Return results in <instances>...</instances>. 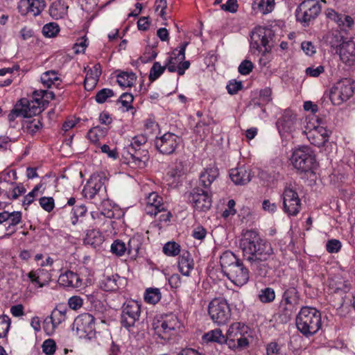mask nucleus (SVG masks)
<instances>
[{
	"instance_id": "cd10ccee",
	"label": "nucleus",
	"mask_w": 355,
	"mask_h": 355,
	"mask_svg": "<svg viewBox=\"0 0 355 355\" xmlns=\"http://www.w3.org/2000/svg\"><path fill=\"white\" fill-rule=\"evenodd\" d=\"M103 241L104 237L102 233L98 230L92 229L87 230L84 239V243L96 248L100 246Z\"/></svg>"
},
{
	"instance_id": "338daca9",
	"label": "nucleus",
	"mask_w": 355,
	"mask_h": 355,
	"mask_svg": "<svg viewBox=\"0 0 355 355\" xmlns=\"http://www.w3.org/2000/svg\"><path fill=\"white\" fill-rule=\"evenodd\" d=\"M183 168L184 167L182 163H179L174 167L170 168L167 173V175L173 178L180 177L183 174Z\"/></svg>"
},
{
	"instance_id": "aec40b11",
	"label": "nucleus",
	"mask_w": 355,
	"mask_h": 355,
	"mask_svg": "<svg viewBox=\"0 0 355 355\" xmlns=\"http://www.w3.org/2000/svg\"><path fill=\"white\" fill-rule=\"evenodd\" d=\"M298 307L280 300L275 315L281 323L286 324L291 320Z\"/></svg>"
},
{
	"instance_id": "c9c22d12",
	"label": "nucleus",
	"mask_w": 355,
	"mask_h": 355,
	"mask_svg": "<svg viewBox=\"0 0 355 355\" xmlns=\"http://www.w3.org/2000/svg\"><path fill=\"white\" fill-rule=\"evenodd\" d=\"M136 79L137 76L133 72L123 71L117 76V83L122 87H131Z\"/></svg>"
},
{
	"instance_id": "5701e85b",
	"label": "nucleus",
	"mask_w": 355,
	"mask_h": 355,
	"mask_svg": "<svg viewBox=\"0 0 355 355\" xmlns=\"http://www.w3.org/2000/svg\"><path fill=\"white\" fill-rule=\"evenodd\" d=\"M127 152L130 156L129 159L130 163L140 168L146 167L149 159V153L146 149L133 150L132 148H127Z\"/></svg>"
},
{
	"instance_id": "5fc2aeb1",
	"label": "nucleus",
	"mask_w": 355,
	"mask_h": 355,
	"mask_svg": "<svg viewBox=\"0 0 355 355\" xmlns=\"http://www.w3.org/2000/svg\"><path fill=\"white\" fill-rule=\"evenodd\" d=\"M10 327V318L3 315L0 316V338L6 336Z\"/></svg>"
},
{
	"instance_id": "3c124183",
	"label": "nucleus",
	"mask_w": 355,
	"mask_h": 355,
	"mask_svg": "<svg viewBox=\"0 0 355 355\" xmlns=\"http://www.w3.org/2000/svg\"><path fill=\"white\" fill-rule=\"evenodd\" d=\"M19 100L15 105L13 109L10 111L8 115V119L10 122L14 121L17 118L22 116L24 117V113L23 110V105Z\"/></svg>"
},
{
	"instance_id": "7c9ffc66",
	"label": "nucleus",
	"mask_w": 355,
	"mask_h": 355,
	"mask_svg": "<svg viewBox=\"0 0 355 355\" xmlns=\"http://www.w3.org/2000/svg\"><path fill=\"white\" fill-rule=\"evenodd\" d=\"M68 10V6L65 4L63 1L58 0L51 3L49 7L50 15L55 19H62L67 14Z\"/></svg>"
},
{
	"instance_id": "20e7f679",
	"label": "nucleus",
	"mask_w": 355,
	"mask_h": 355,
	"mask_svg": "<svg viewBox=\"0 0 355 355\" xmlns=\"http://www.w3.org/2000/svg\"><path fill=\"white\" fill-rule=\"evenodd\" d=\"M277 43L275 31L270 27L257 26L251 31L250 44L254 52L269 53Z\"/></svg>"
},
{
	"instance_id": "f704fd0d",
	"label": "nucleus",
	"mask_w": 355,
	"mask_h": 355,
	"mask_svg": "<svg viewBox=\"0 0 355 355\" xmlns=\"http://www.w3.org/2000/svg\"><path fill=\"white\" fill-rule=\"evenodd\" d=\"M41 82L43 85L47 88L50 87L52 85H58L60 78L58 76V72L55 70H50L43 73L41 76Z\"/></svg>"
},
{
	"instance_id": "4468645a",
	"label": "nucleus",
	"mask_w": 355,
	"mask_h": 355,
	"mask_svg": "<svg viewBox=\"0 0 355 355\" xmlns=\"http://www.w3.org/2000/svg\"><path fill=\"white\" fill-rule=\"evenodd\" d=\"M342 62L349 67H355V40H343L337 51Z\"/></svg>"
},
{
	"instance_id": "6e6552de",
	"label": "nucleus",
	"mask_w": 355,
	"mask_h": 355,
	"mask_svg": "<svg viewBox=\"0 0 355 355\" xmlns=\"http://www.w3.org/2000/svg\"><path fill=\"white\" fill-rule=\"evenodd\" d=\"M208 313L211 320L219 325L226 324L230 318L231 311L227 301L223 298H214L208 306Z\"/></svg>"
},
{
	"instance_id": "13d9d810",
	"label": "nucleus",
	"mask_w": 355,
	"mask_h": 355,
	"mask_svg": "<svg viewBox=\"0 0 355 355\" xmlns=\"http://www.w3.org/2000/svg\"><path fill=\"white\" fill-rule=\"evenodd\" d=\"M341 242L335 239L328 240L326 243V250L329 253H337L341 248Z\"/></svg>"
},
{
	"instance_id": "a878e982",
	"label": "nucleus",
	"mask_w": 355,
	"mask_h": 355,
	"mask_svg": "<svg viewBox=\"0 0 355 355\" xmlns=\"http://www.w3.org/2000/svg\"><path fill=\"white\" fill-rule=\"evenodd\" d=\"M124 279L118 275L105 277L100 283L101 288L105 291H116L119 289Z\"/></svg>"
},
{
	"instance_id": "680f3d73",
	"label": "nucleus",
	"mask_w": 355,
	"mask_h": 355,
	"mask_svg": "<svg viewBox=\"0 0 355 355\" xmlns=\"http://www.w3.org/2000/svg\"><path fill=\"white\" fill-rule=\"evenodd\" d=\"M40 205L45 211L50 212L54 208V200L52 197H42L40 199Z\"/></svg>"
},
{
	"instance_id": "2eb2a0df",
	"label": "nucleus",
	"mask_w": 355,
	"mask_h": 355,
	"mask_svg": "<svg viewBox=\"0 0 355 355\" xmlns=\"http://www.w3.org/2000/svg\"><path fill=\"white\" fill-rule=\"evenodd\" d=\"M243 327V324L235 322L229 328L226 339L227 344L230 349H236L244 346V333L242 331Z\"/></svg>"
},
{
	"instance_id": "412c9836",
	"label": "nucleus",
	"mask_w": 355,
	"mask_h": 355,
	"mask_svg": "<svg viewBox=\"0 0 355 355\" xmlns=\"http://www.w3.org/2000/svg\"><path fill=\"white\" fill-rule=\"evenodd\" d=\"M244 266L241 260H236L228 270V278L236 286L241 288L244 285Z\"/></svg>"
},
{
	"instance_id": "09e8293b",
	"label": "nucleus",
	"mask_w": 355,
	"mask_h": 355,
	"mask_svg": "<svg viewBox=\"0 0 355 355\" xmlns=\"http://www.w3.org/2000/svg\"><path fill=\"white\" fill-rule=\"evenodd\" d=\"M66 313L65 311H62L58 309H54L49 318L50 322L52 323L53 327L55 328L65 320Z\"/></svg>"
},
{
	"instance_id": "37998d69",
	"label": "nucleus",
	"mask_w": 355,
	"mask_h": 355,
	"mask_svg": "<svg viewBox=\"0 0 355 355\" xmlns=\"http://www.w3.org/2000/svg\"><path fill=\"white\" fill-rule=\"evenodd\" d=\"M141 241L139 236H133L129 239L127 251L129 254L137 256L141 246Z\"/></svg>"
},
{
	"instance_id": "a19ab883",
	"label": "nucleus",
	"mask_w": 355,
	"mask_h": 355,
	"mask_svg": "<svg viewBox=\"0 0 355 355\" xmlns=\"http://www.w3.org/2000/svg\"><path fill=\"white\" fill-rule=\"evenodd\" d=\"M275 296L274 289L270 287L261 289L258 295L259 300L265 304L272 302L275 299Z\"/></svg>"
},
{
	"instance_id": "4c0bfd02",
	"label": "nucleus",
	"mask_w": 355,
	"mask_h": 355,
	"mask_svg": "<svg viewBox=\"0 0 355 355\" xmlns=\"http://www.w3.org/2000/svg\"><path fill=\"white\" fill-rule=\"evenodd\" d=\"M335 293L341 297L340 307H348L352 305L355 310V294L353 295L352 293L347 291L343 293L341 288H336Z\"/></svg>"
},
{
	"instance_id": "4be33fe9",
	"label": "nucleus",
	"mask_w": 355,
	"mask_h": 355,
	"mask_svg": "<svg viewBox=\"0 0 355 355\" xmlns=\"http://www.w3.org/2000/svg\"><path fill=\"white\" fill-rule=\"evenodd\" d=\"M329 131L320 125L315 126L307 133V137L311 143L315 146H320L328 141Z\"/></svg>"
},
{
	"instance_id": "58836bf2",
	"label": "nucleus",
	"mask_w": 355,
	"mask_h": 355,
	"mask_svg": "<svg viewBox=\"0 0 355 355\" xmlns=\"http://www.w3.org/2000/svg\"><path fill=\"white\" fill-rule=\"evenodd\" d=\"M107 128L96 126L89 130L87 132V138L92 142L96 144L107 135Z\"/></svg>"
},
{
	"instance_id": "f8f14e48",
	"label": "nucleus",
	"mask_w": 355,
	"mask_h": 355,
	"mask_svg": "<svg viewBox=\"0 0 355 355\" xmlns=\"http://www.w3.org/2000/svg\"><path fill=\"white\" fill-rule=\"evenodd\" d=\"M73 325L80 338L92 339L95 336V318L92 314L85 313L80 315L75 319Z\"/></svg>"
},
{
	"instance_id": "f3484780",
	"label": "nucleus",
	"mask_w": 355,
	"mask_h": 355,
	"mask_svg": "<svg viewBox=\"0 0 355 355\" xmlns=\"http://www.w3.org/2000/svg\"><path fill=\"white\" fill-rule=\"evenodd\" d=\"M44 0H20L17 9L21 15L31 14L33 17L40 15L46 8Z\"/></svg>"
},
{
	"instance_id": "bb28decb",
	"label": "nucleus",
	"mask_w": 355,
	"mask_h": 355,
	"mask_svg": "<svg viewBox=\"0 0 355 355\" xmlns=\"http://www.w3.org/2000/svg\"><path fill=\"white\" fill-rule=\"evenodd\" d=\"M275 8V0H255L252 4L254 14L266 15Z\"/></svg>"
},
{
	"instance_id": "69168bd1",
	"label": "nucleus",
	"mask_w": 355,
	"mask_h": 355,
	"mask_svg": "<svg viewBox=\"0 0 355 355\" xmlns=\"http://www.w3.org/2000/svg\"><path fill=\"white\" fill-rule=\"evenodd\" d=\"M266 355H282L281 347L277 343H270L266 347Z\"/></svg>"
},
{
	"instance_id": "79ce46f5",
	"label": "nucleus",
	"mask_w": 355,
	"mask_h": 355,
	"mask_svg": "<svg viewBox=\"0 0 355 355\" xmlns=\"http://www.w3.org/2000/svg\"><path fill=\"white\" fill-rule=\"evenodd\" d=\"M162 251L166 256L175 257L181 252L180 245L175 241H168L164 244Z\"/></svg>"
},
{
	"instance_id": "39448f33",
	"label": "nucleus",
	"mask_w": 355,
	"mask_h": 355,
	"mask_svg": "<svg viewBox=\"0 0 355 355\" xmlns=\"http://www.w3.org/2000/svg\"><path fill=\"white\" fill-rule=\"evenodd\" d=\"M282 198L284 212L288 216H297L301 210L302 203L295 182H291L286 184Z\"/></svg>"
},
{
	"instance_id": "6ab92c4d",
	"label": "nucleus",
	"mask_w": 355,
	"mask_h": 355,
	"mask_svg": "<svg viewBox=\"0 0 355 355\" xmlns=\"http://www.w3.org/2000/svg\"><path fill=\"white\" fill-rule=\"evenodd\" d=\"M218 169L215 166L205 168L199 175L198 186L203 189L211 190V184L218 177Z\"/></svg>"
},
{
	"instance_id": "864d4df0",
	"label": "nucleus",
	"mask_w": 355,
	"mask_h": 355,
	"mask_svg": "<svg viewBox=\"0 0 355 355\" xmlns=\"http://www.w3.org/2000/svg\"><path fill=\"white\" fill-rule=\"evenodd\" d=\"M146 142V137L144 135H139L132 139L130 144L127 148H132L133 150H141L144 149L142 146H144Z\"/></svg>"
},
{
	"instance_id": "a211bd4d",
	"label": "nucleus",
	"mask_w": 355,
	"mask_h": 355,
	"mask_svg": "<svg viewBox=\"0 0 355 355\" xmlns=\"http://www.w3.org/2000/svg\"><path fill=\"white\" fill-rule=\"evenodd\" d=\"M189 42H184L179 46V49H175L171 54L168 57L166 64V68L171 73L175 72L178 70L177 67L179 62L183 61L185 59V51Z\"/></svg>"
},
{
	"instance_id": "8fccbe9b",
	"label": "nucleus",
	"mask_w": 355,
	"mask_h": 355,
	"mask_svg": "<svg viewBox=\"0 0 355 355\" xmlns=\"http://www.w3.org/2000/svg\"><path fill=\"white\" fill-rule=\"evenodd\" d=\"M327 96L331 101V103L334 105H340L345 101L335 85L330 89Z\"/></svg>"
},
{
	"instance_id": "052dcab7",
	"label": "nucleus",
	"mask_w": 355,
	"mask_h": 355,
	"mask_svg": "<svg viewBox=\"0 0 355 355\" xmlns=\"http://www.w3.org/2000/svg\"><path fill=\"white\" fill-rule=\"evenodd\" d=\"M134 97L130 93H123L121 95L119 102L126 108V110L132 109V103L133 102Z\"/></svg>"
},
{
	"instance_id": "774afa93",
	"label": "nucleus",
	"mask_w": 355,
	"mask_h": 355,
	"mask_svg": "<svg viewBox=\"0 0 355 355\" xmlns=\"http://www.w3.org/2000/svg\"><path fill=\"white\" fill-rule=\"evenodd\" d=\"M42 127V124L41 121L39 119H34L28 123L26 128L29 132H31V134H35L39 130H40Z\"/></svg>"
},
{
	"instance_id": "0e129e2a",
	"label": "nucleus",
	"mask_w": 355,
	"mask_h": 355,
	"mask_svg": "<svg viewBox=\"0 0 355 355\" xmlns=\"http://www.w3.org/2000/svg\"><path fill=\"white\" fill-rule=\"evenodd\" d=\"M83 299L80 296L74 295L69 299V306L73 310H77L83 306Z\"/></svg>"
},
{
	"instance_id": "423d86ee",
	"label": "nucleus",
	"mask_w": 355,
	"mask_h": 355,
	"mask_svg": "<svg viewBox=\"0 0 355 355\" xmlns=\"http://www.w3.org/2000/svg\"><path fill=\"white\" fill-rule=\"evenodd\" d=\"M152 325L159 337L168 339L176 329L180 327V322L175 315L168 314L155 318Z\"/></svg>"
},
{
	"instance_id": "603ef678",
	"label": "nucleus",
	"mask_w": 355,
	"mask_h": 355,
	"mask_svg": "<svg viewBox=\"0 0 355 355\" xmlns=\"http://www.w3.org/2000/svg\"><path fill=\"white\" fill-rule=\"evenodd\" d=\"M59 31V26L54 22L45 24L42 28V33L46 37H53Z\"/></svg>"
},
{
	"instance_id": "e2e57ef3",
	"label": "nucleus",
	"mask_w": 355,
	"mask_h": 355,
	"mask_svg": "<svg viewBox=\"0 0 355 355\" xmlns=\"http://www.w3.org/2000/svg\"><path fill=\"white\" fill-rule=\"evenodd\" d=\"M243 87L241 81H237L236 80H232L229 81L227 85V89L230 94H235Z\"/></svg>"
},
{
	"instance_id": "dca6fc26",
	"label": "nucleus",
	"mask_w": 355,
	"mask_h": 355,
	"mask_svg": "<svg viewBox=\"0 0 355 355\" xmlns=\"http://www.w3.org/2000/svg\"><path fill=\"white\" fill-rule=\"evenodd\" d=\"M106 177L103 174L92 175L84 187L85 196L89 199H94L96 195L105 189L104 187Z\"/></svg>"
},
{
	"instance_id": "0eeeda50",
	"label": "nucleus",
	"mask_w": 355,
	"mask_h": 355,
	"mask_svg": "<svg viewBox=\"0 0 355 355\" xmlns=\"http://www.w3.org/2000/svg\"><path fill=\"white\" fill-rule=\"evenodd\" d=\"M320 12L321 6L320 2L316 0H305L297 8L295 17L297 21L306 26H309L310 22L314 21Z\"/></svg>"
},
{
	"instance_id": "473e14b6",
	"label": "nucleus",
	"mask_w": 355,
	"mask_h": 355,
	"mask_svg": "<svg viewBox=\"0 0 355 355\" xmlns=\"http://www.w3.org/2000/svg\"><path fill=\"white\" fill-rule=\"evenodd\" d=\"M202 340L205 343L215 342L219 344L227 343L225 336L220 329H215L208 331L202 336Z\"/></svg>"
},
{
	"instance_id": "4d7b16f0",
	"label": "nucleus",
	"mask_w": 355,
	"mask_h": 355,
	"mask_svg": "<svg viewBox=\"0 0 355 355\" xmlns=\"http://www.w3.org/2000/svg\"><path fill=\"white\" fill-rule=\"evenodd\" d=\"M114 96V92L107 88H104L98 91L96 95L95 99L98 103H105L107 99Z\"/></svg>"
},
{
	"instance_id": "c85d7f7f",
	"label": "nucleus",
	"mask_w": 355,
	"mask_h": 355,
	"mask_svg": "<svg viewBox=\"0 0 355 355\" xmlns=\"http://www.w3.org/2000/svg\"><path fill=\"white\" fill-rule=\"evenodd\" d=\"M300 299V294L297 289L295 287L291 286L284 289L281 301L298 307Z\"/></svg>"
},
{
	"instance_id": "e433bc0d",
	"label": "nucleus",
	"mask_w": 355,
	"mask_h": 355,
	"mask_svg": "<svg viewBox=\"0 0 355 355\" xmlns=\"http://www.w3.org/2000/svg\"><path fill=\"white\" fill-rule=\"evenodd\" d=\"M8 226L6 227V230H10L9 235H11L16 232L15 226L21 223L22 214L21 211H8Z\"/></svg>"
},
{
	"instance_id": "b1692460",
	"label": "nucleus",
	"mask_w": 355,
	"mask_h": 355,
	"mask_svg": "<svg viewBox=\"0 0 355 355\" xmlns=\"http://www.w3.org/2000/svg\"><path fill=\"white\" fill-rule=\"evenodd\" d=\"M58 283L64 287L74 288H80L83 285L80 276L71 270H67L61 274L58 278Z\"/></svg>"
},
{
	"instance_id": "72a5a7b5",
	"label": "nucleus",
	"mask_w": 355,
	"mask_h": 355,
	"mask_svg": "<svg viewBox=\"0 0 355 355\" xmlns=\"http://www.w3.org/2000/svg\"><path fill=\"white\" fill-rule=\"evenodd\" d=\"M44 273L43 269H37L36 270H31L27 274L30 281L35 284L38 288H42L48 284L49 279H43L42 275Z\"/></svg>"
},
{
	"instance_id": "c756f323",
	"label": "nucleus",
	"mask_w": 355,
	"mask_h": 355,
	"mask_svg": "<svg viewBox=\"0 0 355 355\" xmlns=\"http://www.w3.org/2000/svg\"><path fill=\"white\" fill-rule=\"evenodd\" d=\"M20 103L23 105L24 118H30L32 116L40 114L42 112L37 101H30L26 98H21Z\"/></svg>"
},
{
	"instance_id": "49530a36",
	"label": "nucleus",
	"mask_w": 355,
	"mask_h": 355,
	"mask_svg": "<svg viewBox=\"0 0 355 355\" xmlns=\"http://www.w3.org/2000/svg\"><path fill=\"white\" fill-rule=\"evenodd\" d=\"M166 66H162L159 62L153 63L150 70L148 78L150 82L156 80L165 71Z\"/></svg>"
},
{
	"instance_id": "a18cd8bd",
	"label": "nucleus",
	"mask_w": 355,
	"mask_h": 355,
	"mask_svg": "<svg viewBox=\"0 0 355 355\" xmlns=\"http://www.w3.org/2000/svg\"><path fill=\"white\" fill-rule=\"evenodd\" d=\"M236 260L239 259L235 257L234 254L231 252H225L220 257V263L223 268H230L232 265H234Z\"/></svg>"
},
{
	"instance_id": "ea45409f",
	"label": "nucleus",
	"mask_w": 355,
	"mask_h": 355,
	"mask_svg": "<svg viewBox=\"0 0 355 355\" xmlns=\"http://www.w3.org/2000/svg\"><path fill=\"white\" fill-rule=\"evenodd\" d=\"M146 205L150 207H155V210L164 211L165 206L163 203V199L157 193H151L146 198Z\"/></svg>"
},
{
	"instance_id": "9b49d317",
	"label": "nucleus",
	"mask_w": 355,
	"mask_h": 355,
	"mask_svg": "<svg viewBox=\"0 0 355 355\" xmlns=\"http://www.w3.org/2000/svg\"><path fill=\"white\" fill-rule=\"evenodd\" d=\"M299 122L296 114L291 109H286L276 122V126L282 137L292 135L298 129Z\"/></svg>"
},
{
	"instance_id": "2f4dec72",
	"label": "nucleus",
	"mask_w": 355,
	"mask_h": 355,
	"mask_svg": "<svg viewBox=\"0 0 355 355\" xmlns=\"http://www.w3.org/2000/svg\"><path fill=\"white\" fill-rule=\"evenodd\" d=\"M341 96L347 101L354 94V87L349 79L342 80L335 84Z\"/></svg>"
},
{
	"instance_id": "f257e3e1",
	"label": "nucleus",
	"mask_w": 355,
	"mask_h": 355,
	"mask_svg": "<svg viewBox=\"0 0 355 355\" xmlns=\"http://www.w3.org/2000/svg\"><path fill=\"white\" fill-rule=\"evenodd\" d=\"M245 252L250 255L247 261L253 268H258L263 261L273 253L271 244L261 239L255 230L245 231Z\"/></svg>"
},
{
	"instance_id": "7ed1b4c3",
	"label": "nucleus",
	"mask_w": 355,
	"mask_h": 355,
	"mask_svg": "<svg viewBox=\"0 0 355 355\" xmlns=\"http://www.w3.org/2000/svg\"><path fill=\"white\" fill-rule=\"evenodd\" d=\"M290 160L299 174H315L318 165L313 150L308 146L293 149Z\"/></svg>"
},
{
	"instance_id": "1a4fd4ad",
	"label": "nucleus",
	"mask_w": 355,
	"mask_h": 355,
	"mask_svg": "<svg viewBox=\"0 0 355 355\" xmlns=\"http://www.w3.org/2000/svg\"><path fill=\"white\" fill-rule=\"evenodd\" d=\"M141 315V306L135 300L126 301L121 308V324L128 330L135 326Z\"/></svg>"
},
{
	"instance_id": "bf43d9fd",
	"label": "nucleus",
	"mask_w": 355,
	"mask_h": 355,
	"mask_svg": "<svg viewBox=\"0 0 355 355\" xmlns=\"http://www.w3.org/2000/svg\"><path fill=\"white\" fill-rule=\"evenodd\" d=\"M42 347L44 353L47 355H52L55 352L56 344L53 339L49 338L44 341Z\"/></svg>"
},
{
	"instance_id": "ddd939ff",
	"label": "nucleus",
	"mask_w": 355,
	"mask_h": 355,
	"mask_svg": "<svg viewBox=\"0 0 355 355\" xmlns=\"http://www.w3.org/2000/svg\"><path fill=\"white\" fill-rule=\"evenodd\" d=\"M212 191L196 187L189 194V200L198 211H206L211 207Z\"/></svg>"
},
{
	"instance_id": "f03ea898",
	"label": "nucleus",
	"mask_w": 355,
	"mask_h": 355,
	"mask_svg": "<svg viewBox=\"0 0 355 355\" xmlns=\"http://www.w3.org/2000/svg\"><path fill=\"white\" fill-rule=\"evenodd\" d=\"M297 330L305 337L315 334L322 327L321 312L313 306H303L295 318Z\"/></svg>"
},
{
	"instance_id": "de8ad7c7",
	"label": "nucleus",
	"mask_w": 355,
	"mask_h": 355,
	"mask_svg": "<svg viewBox=\"0 0 355 355\" xmlns=\"http://www.w3.org/2000/svg\"><path fill=\"white\" fill-rule=\"evenodd\" d=\"M229 175L235 184L242 185L243 184L244 172L241 167L230 169Z\"/></svg>"
},
{
	"instance_id": "6e6d98bb",
	"label": "nucleus",
	"mask_w": 355,
	"mask_h": 355,
	"mask_svg": "<svg viewBox=\"0 0 355 355\" xmlns=\"http://www.w3.org/2000/svg\"><path fill=\"white\" fill-rule=\"evenodd\" d=\"M126 250L127 247L125 246V243L120 240L114 241L111 245V252L119 257L122 256Z\"/></svg>"
},
{
	"instance_id": "9d476101",
	"label": "nucleus",
	"mask_w": 355,
	"mask_h": 355,
	"mask_svg": "<svg viewBox=\"0 0 355 355\" xmlns=\"http://www.w3.org/2000/svg\"><path fill=\"white\" fill-rule=\"evenodd\" d=\"M154 143L159 153L169 155L175 153L176 149L182 143V139L174 133L168 132L159 137H156Z\"/></svg>"
},
{
	"instance_id": "393cba45",
	"label": "nucleus",
	"mask_w": 355,
	"mask_h": 355,
	"mask_svg": "<svg viewBox=\"0 0 355 355\" xmlns=\"http://www.w3.org/2000/svg\"><path fill=\"white\" fill-rule=\"evenodd\" d=\"M178 263L181 274L184 276H189L194 267V261L191 253L187 250L182 251Z\"/></svg>"
},
{
	"instance_id": "c03bdc74",
	"label": "nucleus",
	"mask_w": 355,
	"mask_h": 355,
	"mask_svg": "<svg viewBox=\"0 0 355 355\" xmlns=\"http://www.w3.org/2000/svg\"><path fill=\"white\" fill-rule=\"evenodd\" d=\"M145 301L148 303L155 304L161 299V293L158 288H149L146 289L144 295Z\"/></svg>"
}]
</instances>
